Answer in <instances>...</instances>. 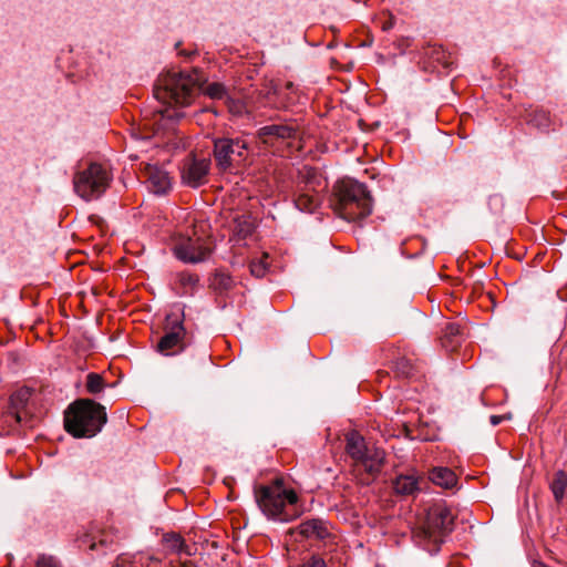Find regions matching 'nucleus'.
I'll use <instances>...</instances> for the list:
<instances>
[{
    "label": "nucleus",
    "mask_w": 567,
    "mask_h": 567,
    "mask_svg": "<svg viewBox=\"0 0 567 567\" xmlns=\"http://www.w3.org/2000/svg\"><path fill=\"white\" fill-rule=\"evenodd\" d=\"M199 91L212 100L228 97L227 90L221 83L213 82L203 86L196 71H169L161 75L154 85V96L164 105L187 106Z\"/></svg>",
    "instance_id": "1"
},
{
    "label": "nucleus",
    "mask_w": 567,
    "mask_h": 567,
    "mask_svg": "<svg viewBox=\"0 0 567 567\" xmlns=\"http://www.w3.org/2000/svg\"><path fill=\"white\" fill-rule=\"evenodd\" d=\"M107 421L105 408L91 399H79L64 413V426L74 437H93Z\"/></svg>",
    "instance_id": "2"
},
{
    "label": "nucleus",
    "mask_w": 567,
    "mask_h": 567,
    "mask_svg": "<svg viewBox=\"0 0 567 567\" xmlns=\"http://www.w3.org/2000/svg\"><path fill=\"white\" fill-rule=\"evenodd\" d=\"M334 193V210L343 219L357 221L372 213V197L364 184L351 178L342 179L336 184Z\"/></svg>",
    "instance_id": "3"
},
{
    "label": "nucleus",
    "mask_w": 567,
    "mask_h": 567,
    "mask_svg": "<svg viewBox=\"0 0 567 567\" xmlns=\"http://www.w3.org/2000/svg\"><path fill=\"white\" fill-rule=\"evenodd\" d=\"M254 495L258 507L268 518L288 522L297 516L290 507L298 503V496L292 489L286 488L280 480L270 485L256 486Z\"/></svg>",
    "instance_id": "4"
},
{
    "label": "nucleus",
    "mask_w": 567,
    "mask_h": 567,
    "mask_svg": "<svg viewBox=\"0 0 567 567\" xmlns=\"http://www.w3.org/2000/svg\"><path fill=\"white\" fill-rule=\"evenodd\" d=\"M109 171L99 163H90L86 166L80 165L73 176V188L85 202L100 198L111 182Z\"/></svg>",
    "instance_id": "5"
},
{
    "label": "nucleus",
    "mask_w": 567,
    "mask_h": 567,
    "mask_svg": "<svg viewBox=\"0 0 567 567\" xmlns=\"http://www.w3.org/2000/svg\"><path fill=\"white\" fill-rule=\"evenodd\" d=\"M31 398L32 390L30 388H22L11 395L8 411L0 416V435H9L19 426L33 427L29 404Z\"/></svg>",
    "instance_id": "6"
},
{
    "label": "nucleus",
    "mask_w": 567,
    "mask_h": 567,
    "mask_svg": "<svg viewBox=\"0 0 567 567\" xmlns=\"http://www.w3.org/2000/svg\"><path fill=\"white\" fill-rule=\"evenodd\" d=\"M346 452L355 465L361 466L371 476L381 472L385 456L384 451L369 446L359 432L351 431L346 435Z\"/></svg>",
    "instance_id": "7"
},
{
    "label": "nucleus",
    "mask_w": 567,
    "mask_h": 567,
    "mask_svg": "<svg viewBox=\"0 0 567 567\" xmlns=\"http://www.w3.org/2000/svg\"><path fill=\"white\" fill-rule=\"evenodd\" d=\"M188 344V333L184 326V313H168L165 318L164 334L156 350L164 355H174L185 350Z\"/></svg>",
    "instance_id": "8"
},
{
    "label": "nucleus",
    "mask_w": 567,
    "mask_h": 567,
    "mask_svg": "<svg viewBox=\"0 0 567 567\" xmlns=\"http://www.w3.org/2000/svg\"><path fill=\"white\" fill-rule=\"evenodd\" d=\"M319 187L321 181L312 168L300 173L293 189L295 206L301 212L313 213L321 202Z\"/></svg>",
    "instance_id": "9"
},
{
    "label": "nucleus",
    "mask_w": 567,
    "mask_h": 567,
    "mask_svg": "<svg viewBox=\"0 0 567 567\" xmlns=\"http://www.w3.org/2000/svg\"><path fill=\"white\" fill-rule=\"evenodd\" d=\"M248 143L240 137H220L214 141V161L218 169L227 172L246 159Z\"/></svg>",
    "instance_id": "10"
},
{
    "label": "nucleus",
    "mask_w": 567,
    "mask_h": 567,
    "mask_svg": "<svg viewBox=\"0 0 567 567\" xmlns=\"http://www.w3.org/2000/svg\"><path fill=\"white\" fill-rule=\"evenodd\" d=\"M454 515L446 505H434L427 513L424 534L427 538L437 542L439 538L453 529Z\"/></svg>",
    "instance_id": "11"
},
{
    "label": "nucleus",
    "mask_w": 567,
    "mask_h": 567,
    "mask_svg": "<svg viewBox=\"0 0 567 567\" xmlns=\"http://www.w3.org/2000/svg\"><path fill=\"white\" fill-rule=\"evenodd\" d=\"M296 136L297 126L292 122L274 123L257 131L258 140L270 147H279L281 144L296 138Z\"/></svg>",
    "instance_id": "12"
},
{
    "label": "nucleus",
    "mask_w": 567,
    "mask_h": 567,
    "mask_svg": "<svg viewBox=\"0 0 567 567\" xmlns=\"http://www.w3.org/2000/svg\"><path fill=\"white\" fill-rule=\"evenodd\" d=\"M174 252L183 262L198 264L208 257L210 249L200 238L188 237L175 246Z\"/></svg>",
    "instance_id": "13"
},
{
    "label": "nucleus",
    "mask_w": 567,
    "mask_h": 567,
    "mask_svg": "<svg viewBox=\"0 0 567 567\" xmlns=\"http://www.w3.org/2000/svg\"><path fill=\"white\" fill-rule=\"evenodd\" d=\"M209 166L210 162L206 158L189 157L185 159L182 168L183 183L193 188L199 187L206 182Z\"/></svg>",
    "instance_id": "14"
},
{
    "label": "nucleus",
    "mask_w": 567,
    "mask_h": 567,
    "mask_svg": "<svg viewBox=\"0 0 567 567\" xmlns=\"http://www.w3.org/2000/svg\"><path fill=\"white\" fill-rule=\"evenodd\" d=\"M172 287L181 297H193L200 287V278L188 270L177 271L174 274Z\"/></svg>",
    "instance_id": "15"
},
{
    "label": "nucleus",
    "mask_w": 567,
    "mask_h": 567,
    "mask_svg": "<svg viewBox=\"0 0 567 567\" xmlns=\"http://www.w3.org/2000/svg\"><path fill=\"white\" fill-rule=\"evenodd\" d=\"M147 188L155 195H165L172 188L168 173L155 165H147L145 169Z\"/></svg>",
    "instance_id": "16"
},
{
    "label": "nucleus",
    "mask_w": 567,
    "mask_h": 567,
    "mask_svg": "<svg viewBox=\"0 0 567 567\" xmlns=\"http://www.w3.org/2000/svg\"><path fill=\"white\" fill-rule=\"evenodd\" d=\"M422 477L417 473L399 474L392 485L398 495L415 496L421 491Z\"/></svg>",
    "instance_id": "17"
},
{
    "label": "nucleus",
    "mask_w": 567,
    "mask_h": 567,
    "mask_svg": "<svg viewBox=\"0 0 567 567\" xmlns=\"http://www.w3.org/2000/svg\"><path fill=\"white\" fill-rule=\"evenodd\" d=\"M431 482L442 488L451 489L457 485L456 474L449 467L437 466L430 471Z\"/></svg>",
    "instance_id": "18"
},
{
    "label": "nucleus",
    "mask_w": 567,
    "mask_h": 567,
    "mask_svg": "<svg viewBox=\"0 0 567 567\" xmlns=\"http://www.w3.org/2000/svg\"><path fill=\"white\" fill-rule=\"evenodd\" d=\"M462 332L457 323H447L442 331L441 343L447 351H455L461 344Z\"/></svg>",
    "instance_id": "19"
},
{
    "label": "nucleus",
    "mask_w": 567,
    "mask_h": 567,
    "mask_svg": "<svg viewBox=\"0 0 567 567\" xmlns=\"http://www.w3.org/2000/svg\"><path fill=\"white\" fill-rule=\"evenodd\" d=\"M300 534L305 537H315L317 539H324L329 532L321 519H309L300 524Z\"/></svg>",
    "instance_id": "20"
},
{
    "label": "nucleus",
    "mask_w": 567,
    "mask_h": 567,
    "mask_svg": "<svg viewBox=\"0 0 567 567\" xmlns=\"http://www.w3.org/2000/svg\"><path fill=\"white\" fill-rule=\"evenodd\" d=\"M393 370L398 378L413 379L419 375V367L406 357H400L393 362Z\"/></svg>",
    "instance_id": "21"
},
{
    "label": "nucleus",
    "mask_w": 567,
    "mask_h": 567,
    "mask_svg": "<svg viewBox=\"0 0 567 567\" xmlns=\"http://www.w3.org/2000/svg\"><path fill=\"white\" fill-rule=\"evenodd\" d=\"M162 542L167 551L190 555L188 545L179 534L167 533L163 536Z\"/></svg>",
    "instance_id": "22"
},
{
    "label": "nucleus",
    "mask_w": 567,
    "mask_h": 567,
    "mask_svg": "<svg viewBox=\"0 0 567 567\" xmlns=\"http://www.w3.org/2000/svg\"><path fill=\"white\" fill-rule=\"evenodd\" d=\"M550 491L554 495V498L557 503H561L565 496V491L567 488V473L565 471H557L554 474V477L550 482Z\"/></svg>",
    "instance_id": "23"
},
{
    "label": "nucleus",
    "mask_w": 567,
    "mask_h": 567,
    "mask_svg": "<svg viewBox=\"0 0 567 567\" xmlns=\"http://www.w3.org/2000/svg\"><path fill=\"white\" fill-rule=\"evenodd\" d=\"M233 286V278L223 271H216L209 282V287L219 295L228 292Z\"/></svg>",
    "instance_id": "24"
},
{
    "label": "nucleus",
    "mask_w": 567,
    "mask_h": 567,
    "mask_svg": "<svg viewBox=\"0 0 567 567\" xmlns=\"http://www.w3.org/2000/svg\"><path fill=\"white\" fill-rule=\"evenodd\" d=\"M235 223H236L235 230L238 234V236H240L241 238H246V237L250 236L255 229V225L250 220L249 217H245V216L237 217L235 219Z\"/></svg>",
    "instance_id": "25"
},
{
    "label": "nucleus",
    "mask_w": 567,
    "mask_h": 567,
    "mask_svg": "<svg viewBox=\"0 0 567 567\" xmlns=\"http://www.w3.org/2000/svg\"><path fill=\"white\" fill-rule=\"evenodd\" d=\"M105 386L104 379L99 373L91 372L86 377V390L91 394H97Z\"/></svg>",
    "instance_id": "26"
},
{
    "label": "nucleus",
    "mask_w": 567,
    "mask_h": 567,
    "mask_svg": "<svg viewBox=\"0 0 567 567\" xmlns=\"http://www.w3.org/2000/svg\"><path fill=\"white\" fill-rule=\"evenodd\" d=\"M115 544V539L112 535L107 533H102L99 537V540H92L90 544V549L95 550L97 548L104 549V553L107 549H112L113 545Z\"/></svg>",
    "instance_id": "27"
},
{
    "label": "nucleus",
    "mask_w": 567,
    "mask_h": 567,
    "mask_svg": "<svg viewBox=\"0 0 567 567\" xmlns=\"http://www.w3.org/2000/svg\"><path fill=\"white\" fill-rule=\"evenodd\" d=\"M530 123L540 130H547L549 125V115L544 110L534 111Z\"/></svg>",
    "instance_id": "28"
},
{
    "label": "nucleus",
    "mask_w": 567,
    "mask_h": 567,
    "mask_svg": "<svg viewBox=\"0 0 567 567\" xmlns=\"http://www.w3.org/2000/svg\"><path fill=\"white\" fill-rule=\"evenodd\" d=\"M38 567H64V565L58 556L38 554Z\"/></svg>",
    "instance_id": "29"
},
{
    "label": "nucleus",
    "mask_w": 567,
    "mask_h": 567,
    "mask_svg": "<svg viewBox=\"0 0 567 567\" xmlns=\"http://www.w3.org/2000/svg\"><path fill=\"white\" fill-rule=\"evenodd\" d=\"M249 269L254 277L262 278L267 272L268 264L264 259H252Z\"/></svg>",
    "instance_id": "30"
},
{
    "label": "nucleus",
    "mask_w": 567,
    "mask_h": 567,
    "mask_svg": "<svg viewBox=\"0 0 567 567\" xmlns=\"http://www.w3.org/2000/svg\"><path fill=\"white\" fill-rule=\"evenodd\" d=\"M425 55H427L435 62L442 63L445 66L447 65V62L445 61V51L441 45L430 47L429 50L425 52Z\"/></svg>",
    "instance_id": "31"
},
{
    "label": "nucleus",
    "mask_w": 567,
    "mask_h": 567,
    "mask_svg": "<svg viewBox=\"0 0 567 567\" xmlns=\"http://www.w3.org/2000/svg\"><path fill=\"white\" fill-rule=\"evenodd\" d=\"M300 567H327V565L320 556L313 555L301 564Z\"/></svg>",
    "instance_id": "32"
},
{
    "label": "nucleus",
    "mask_w": 567,
    "mask_h": 567,
    "mask_svg": "<svg viewBox=\"0 0 567 567\" xmlns=\"http://www.w3.org/2000/svg\"><path fill=\"white\" fill-rule=\"evenodd\" d=\"M163 117H168V118H179L183 116V113L178 112L177 110H169L168 107H166L165 110H159L158 111Z\"/></svg>",
    "instance_id": "33"
},
{
    "label": "nucleus",
    "mask_w": 567,
    "mask_h": 567,
    "mask_svg": "<svg viewBox=\"0 0 567 567\" xmlns=\"http://www.w3.org/2000/svg\"><path fill=\"white\" fill-rule=\"evenodd\" d=\"M172 567H195L194 564L189 560H177V561H171Z\"/></svg>",
    "instance_id": "34"
},
{
    "label": "nucleus",
    "mask_w": 567,
    "mask_h": 567,
    "mask_svg": "<svg viewBox=\"0 0 567 567\" xmlns=\"http://www.w3.org/2000/svg\"><path fill=\"white\" fill-rule=\"evenodd\" d=\"M504 420H505L504 415H492L489 417L491 424L494 426L501 424Z\"/></svg>",
    "instance_id": "35"
},
{
    "label": "nucleus",
    "mask_w": 567,
    "mask_h": 567,
    "mask_svg": "<svg viewBox=\"0 0 567 567\" xmlns=\"http://www.w3.org/2000/svg\"><path fill=\"white\" fill-rule=\"evenodd\" d=\"M393 25H394V20H393L392 17H390L386 21H384L382 23V30L383 31H389V30H391L393 28Z\"/></svg>",
    "instance_id": "36"
},
{
    "label": "nucleus",
    "mask_w": 567,
    "mask_h": 567,
    "mask_svg": "<svg viewBox=\"0 0 567 567\" xmlns=\"http://www.w3.org/2000/svg\"><path fill=\"white\" fill-rule=\"evenodd\" d=\"M533 567H548L545 563L540 561V560H534L533 561Z\"/></svg>",
    "instance_id": "37"
},
{
    "label": "nucleus",
    "mask_w": 567,
    "mask_h": 567,
    "mask_svg": "<svg viewBox=\"0 0 567 567\" xmlns=\"http://www.w3.org/2000/svg\"><path fill=\"white\" fill-rule=\"evenodd\" d=\"M181 54H185L187 56H190L192 54H194L195 52H185V51H181L179 52Z\"/></svg>",
    "instance_id": "38"
},
{
    "label": "nucleus",
    "mask_w": 567,
    "mask_h": 567,
    "mask_svg": "<svg viewBox=\"0 0 567 567\" xmlns=\"http://www.w3.org/2000/svg\"><path fill=\"white\" fill-rule=\"evenodd\" d=\"M287 87H288V89H291V87H292V83H288V84H287Z\"/></svg>",
    "instance_id": "39"
}]
</instances>
